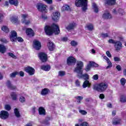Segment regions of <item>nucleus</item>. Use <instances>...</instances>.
I'll use <instances>...</instances> for the list:
<instances>
[{
	"label": "nucleus",
	"mask_w": 126,
	"mask_h": 126,
	"mask_svg": "<svg viewBox=\"0 0 126 126\" xmlns=\"http://www.w3.org/2000/svg\"><path fill=\"white\" fill-rule=\"evenodd\" d=\"M93 7L94 12H95L96 13H97V12L99 11V9L98 8L97 5H96V4H95L94 3H93Z\"/></svg>",
	"instance_id": "473e14b6"
},
{
	"label": "nucleus",
	"mask_w": 126,
	"mask_h": 126,
	"mask_svg": "<svg viewBox=\"0 0 126 126\" xmlns=\"http://www.w3.org/2000/svg\"><path fill=\"white\" fill-rule=\"evenodd\" d=\"M10 20L13 24H17V23H19L20 22L19 20H18V17L16 16L11 17Z\"/></svg>",
	"instance_id": "f3484780"
},
{
	"label": "nucleus",
	"mask_w": 126,
	"mask_h": 126,
	"mask_svg": "<svg viewBox=\"0 0 126 126\" xmlns=\"http://www.w3.org/2000/svg\"><path fill=\"white\" fill-rule=\"evenodd\" d=\"M101 37H102V38H106L108 37V33H102L101 34Z\"/></svg>",
	"instance_id": "603ef678"
},
{
	"label": "nucleus",
	"mask_w": 126,
	"mask_h": 126,
	"mask_svg": "<svg viewBox=\"0 0 126 126\" xmlns=\"http://www.w3.org/2000/svg\"><path fill=\"white\" fill-rule=\"evenodd\" d=\"M26 32L29 37H33L34 35V31L32 29L28 28Z\"/></svg>",
	"instance_id": "a211bd4d"
},
{
	"label": "nucleus",
	"mask_w": 126,
	"mask_h": 126,
	"mask_svg": "<svg viewBox=\"0 0 126 126\" xmlns=\"http://www.w3.org/2000/svg\"><path fill=\"white\" fill-rule=\"evenodd\" d=\"M26 72L28 73L30 75H33L35 74V69L31 66H27L25 68Z\"/></svg>",
	"instance_id": "1a4fd4ad"
},
{
	"label": "nucleus",
	"mask_w": 126,
	"mask_h": 126,
	"mask_svg": "<svg viewBox=\"0 0 126 126\" xmlns=\"http://www.w3.org/2000/svg\"><path fill=\"white\" fill-rule=\"evenodd\" d=\"M0 41L1 43H3V44H7V43H8V40H7L5 38H0Z\"/></svg>",
	"instance_id": "58836bf2"
},
{
	"label": "nucleus",
	"mask_w": 126,
	"mask_h": 126,
	"mask_svg": "<svg viewBox=\"0 0 126 126\" xmlns=\"http://www.w3.org/2000/svg\"><path fill=\"white\" fill-rule=\"evenodd\" d=\"M116 42V41L112 39H110L108 40V43H109L110 44H115Z\"/></svg>",
	"instance_id": "864d4df0"
},
{
	"label": "nucleus",
	"mask_w": 126,
	"mask_h": 126,
	"mask_svg": "<svg viewBox=\"0 0 126 126\" xmlns=\"http://www.w3.org/2000/svg\"><path fill=\"white\" fill-rule=\"evenodd\" d=\"M114 47L116 51H120L123 48V44L120 41H116L115 43Z\"/></svg>",
	"instance_id": "dca6fc26"
},
{
	"label": "nucleus",
	"mask_w": 126,
	"mask_h": 126,
	"mask_svg": "<svg viewBox=\"0 0 126 126\" xmlns=\"http://www.w3.org/2000/svg\"><path fill=\"white\" fill-rule=\"evenodd\" d=\"M6 52V47L3 44H0V53L4 54Z\"/></svg>",
	"instance_id": "b1692460"
},
{
	"label": "nucleus",
	"mask_w": 126,
	"mask_h": 126,
	"mask_svg": "<svg viewBox=\"0 0 126 126\" xmlns=\"http://www.w3.org/2000/svg\"><path fill=\"white\" fill-rule=\"evenodd\" d=\"M76 62L75 59L72 57H69L67 60V63L68 65L74 64Z\"/></svg>",
	"instance_id": "2eb2a0df"
},
{
	"label": "nucleus",
	"mask_w": 126,
	"mask_h": 126,
	"mask_svg": "<svg viewBox=\"0 0 126 126\" xmlns=\"http://www.w3.org/2000/svg\"><path fill=\"white\" fill-rule=\"evenodd\" d=\"M44 30L47 35H52L53 33H54L55 35L60 34V28H59V26L56 24H52L51 26H46Z\"/></svg>",
	"instance_id": "f257e3e1"
},
{
	"label": "nucleus",
	"mask_w": 126,
	"mask_h": 126,
	"mask_svg": "<svg viewBox=\"0 0 126 126\" xmlns=\"http://www.w3.org/2000/svg\"><path fill=\"white\" fill-rule=\"evenodd\" d=\"M89 125L86 122H84L80 125V126H89Z\"/></svg>",
	"instance_id": "5fc2aeb1"
},
{
	"label": "nucleus",
	"mask_w": 126,
	"mask_h": 126,
	"mask_svg": "<svg viewBox=\"0 0 126 126\" xmlns=\"http://www.w3.org/2000/svg\"><path fill=\"white\" fill-rule=\"evenodd\" d=\"M60 17H61V14L60 12H55L53 13L52 15V19L54 21H58L59 19H60Z\"/></svg>",
	"instance_id": "f8f14e48"
},
{
	"label": "nucleus",
	"mask_w": 126,
	"mask_h": 126,
	"mask_svg": "<svg viewBox=\"0 0 126 126\" xmlns=\"http://www.w3.org/2000/svg\"><path fill=\"white\" fill-rule=\"evenodd\" d=\"M11 97L13 100H16L17 99V94L15 93H12L11 94Z\"/></svg>",
	"instance_id": "e433bc0d"
},
{
	"label": "nucleus",
	"mask_w": 126,
	"mask_h": 126,
	"mask_svg": "<svg viewBox=\"0 0 126 126\" xmlns=\"http://www.w3.org/2000/svg\"><path fill=\"white\" fill-rule=\"evenodd\" d=\"M84 66L83 62L81 61H77L76 63V67L75 68L74 71L77 73L83 71L82 67Z\"/></svg>",
	"instance_id": "423d86ee"
},
{
	"label": "nucleus",
	"mask_w": 126,
	"mask_h": 126,
	"mask_svg": "<svg viewBox=\"0 0 126 126\" xmlns=\"http://www.w3.org/2000/svg\"><path fill=\"white\" fill-rule=\"evenodd\" d=\"M20 101L21 103H24V102H25V101H26V99H25V97H24L23 96H21L20 97Z\"/></svg>",
	"instance_id": "09e8293b"
},
{
	"label": "nucleus",
	"mask_w": 126,
	"mask_h": 126,
	"mask_svg": "<svg viewBox=\"0 0 126 126\" xmlns=\"http://www.w3.org/2000/svg\"><path fill=\"white\" fill-rule=\"evenodd\" d=\"M38 56L40 60L43 63H45V62H47V60H48V57L47 56V54L43 53L40 52L38 54Z\"/></svg>",
	"instance_id": "6e6552de"
},
{
	"label": "nucleus",
	"mask_w": 126,
	"mask_h": 126,
	"mask_svg": "<svg viewBox=\"0 0 126 126\" xmlns=\"http://www.w3.org/2000/svg\"><path fill=\"white\" fill-rule=\"evenodd\" d=\"M83 71L78 73V77L79 78H84L85 80H88L89 79V75L87 74H82Z\"/></svg>",
	"instance_id": "4468645a"
},
{
	"label": "nucleus",
	"mask_w": 126,
	"mask_h": 126,
	"mask_svg": "<svg viewBox=\"0 0 126 126\" xmlns=\"http://www.w3.org/2000/svg\"><path fill=\"white\" fill-rule=\"evenodd\" d=\"M2 20H3V15H2V14H0V23L2 22Z\"/></svg>",
	"instance_id": "052dcab7"
},
{
	"label": "nucleus",
	"mask_w": 126,
	"mask_h": 126,
	"mask_svg": "<svg viewBox=\"0 0 126 126\" xmlns=\"http://www.w3.org/2000/svg\"><path fill=\"white\" fill-rule=\"evenodd\" d=\"M44 1H45V2H46L48 4H51L52 3V2H53V0H43Z\"/></svg>",
	"instance_id": "bf43d9fd"
},
{
	"label": "nucleus",
	"mask_w": 126,
	"mask_h": 126,
	"mask_svg": "<svg viewBox=\"0 0 126 126\" xmlns=\"http://www.w3.org/2000/svg\"><path fill=\"white\" fill-rule=\"evenodd\" d=\"M70 44H71V46H72L73 47H75L76 46H77V45L78 44L77 42H76L74 40L71 41Z\"/></svg>",
	"instance_id": "a19ab883"
},
{
	"label": "nucleus",
	"mask_w": 126,
	"mask_h": 126,
	"mask_svg": "<svg viewBox=\"0 0 126 126\" xmlns=\"http://www.w3.org/2000/svg\"><path fill=\"white\" fill-rule=\"evenodd\" d=\"M41 69L44 70L45 71H49L51 69V66L50 65H41Z\"/></svg>",
	"instance_id": "4be33fe9"
},
{
	"label": "nucleus",
	"mask_w": 126,
	"mask_h": 126,
	"mask_svg": "<svg viewBox=\"0 0 126 126\" xmlns=\"http://www.w3.org/2000/svg\"><path fill=\"white\" fill-rule=\"evenodd\" d=\"M114 61L115 62H119L120 61V58L117 57H114Z\"/></svg>",
	"instance_id": "680f3d73"
},
{
	"label": "nucleus",
	"mask_w": 126,
	"mask_h": 126,
	"mask_svg": "<svg viewBox=\"0 0 126 126\" xmlns=\"http://www.w3.org/2000/svg\"><path fill=\"white\" fill-rule=\"evenodd\" d=\"M116 68L117 70H118V71H121V70H122V67H121V65H118L117 66H116Z\"/></svg>",
	"instance_id": "13d9d810"
},
{
	"label": "nucleus",
	"mask_w": 126,
	"mask_h": 126,
	"mask_svg": "<svg viewBox=\"0 0 126 126\" xmlns=\"http://www.w3.org/2000/svg\"><path fill=\"white\" fill-rule=\"evenodd\" d=\"M28 18V15L27 14H23L21 15V21L22 23L26 24V25H29L31 23V20H26V18Z\"/></svg>",
	"instance_id": "0eeeda50"
},
{
	"label": "nucleus",
	"mask_w": 126,
	"mask_h": 126,
	"mask_svg": "<svg viewBox=\"0 0 126 126\" xmlns=\"http://www.w3.org/2000/svg\"><path fill=\"white\" fill-rule=\"evenodd\" d=\"M99 98L100 99H104V98H105V95H104V94H101L99 95Z\"/></svg>",
	"instance_id": "69168bd1"
},
{
	"label": "nucleus",
	"mask_w": 126,
	"mask_h": 126,
	"mask_svg": "<svg viewBox=\"0 0 126 126\" xmlns=\"http://www.w3.org/2000/svg\"><path fill=\"white\" fill-rule=\"evenodd\" d=\"M69 9V6H68V5H64L62 8V11L68 10Z\"/></svg>",
	"instance_id": "f704fd0d"
},
{
	"label": "nucleus",
	"mask_w": 126,
	"mask_h": 126,
	"mask_svg": "<svg viewBox=\"0 0 126 126\" xmlns=\"http://www.w3.org/2000/svg\"><path fill=\"white\" fill-rule=\"evenodd\" d=\"M19 74H20V76L23 77V76H24V72L21 71L19 72Z\"/></svg>",
	"instance_id": "338daca9"
},
{
	"label": "nucleus",
	"mask_w": 126,
	"mask_h": 126,
	"mask_svg": "<svg viewBox=\"0 0 126 126\" xmlns=\"http://www.w3.org/2000/svg\"><path fill=\"white\" fill-rule=\"evenodd\" d=\"M10 39L11 42L14 43L16 42V40H17V41L20 42H21L23 41V39H22V38L20 37L17 38V33L14 31H12L10 32Z\"/></svg>",
	"instance_id": "20e7f679"
},
{
	"label": "nucleus",
	"mask_w": 126,
	"mask_h": 126,
	"mask_svg": "<svg viewBox=\"0 0 126 126\" xmlns=\"http://www.w3.org/2000/svg\"><path fill=\"white\" fill-rule=\"evenodd\" d=\"M65 74V72L63 71H60L59 72V76H63Z\"/></svg>",
	"instance_id": "de8ad7c7"
},
{
	"label": "nucleus",
	"mask_w": 126,
	"mask_h": 126,
	"mask_svg": "<svg viewBox=\"0 0 126 126\" xmlns=\"http://www.w3.org/2000/svg\"><path fill=\"white\" fill-rule=\"evenodd\" d=\"M106 54L107 57H108V58H112V55H111V53H110V51H106Z\"/></svg>",
	"instance_id": "6e6d98bb"
},
{
	"label": "nucleus",
	"mask_w": 126,
	"mask_h": 126,
	"mask_svg": "<svg viewBox=\"0 0 126 126\" xmlns=\"http://www.w3.org/2000/svg\"><path fill=\"white\" fill-rule=\"evenodd\" d=\"M49 89L45 88L41 91V94L45 96V95H47L49 93Z\"/></svg>",
	"instance_id": "c756f323"
},
{
	"label": "nucleus",
	"mask_w": 126,
	"mask_h": 126,
	"mask_svg": "<svg viewBox=\"0 0 126 126\" xmlns=\"http://www.w3.org/2000/svg\"><path fill=\"white\" fill-rule=\"evenodd\" d=\"M75 4L78 7L81 6L83 11L87 10V0H76Z\"/></svg>",
	"instance_id": "7ed1b4c3"
},
{
	"label": "nucleus",
	"mask_w": 126,
	"mask_h": 126,
	"mask_svg": "<svg viewBox=\"0 0 126 126\" xmlns=\"http://www.w3.org/2000/svg\"><path fill=\"white\" fill-rule=\"evenodd\" d=\"M120 82L122 85H123V86H124V85H125V84H126V80L125 78H122L121 80H120Z\"/></svg>",
	"instance_id": "ea45409f"
},
{
	"label": "nucleus",
	"mask_w": 126,
	"mask_h": 126,
	"mask_svg": "<svg viewBox=\"0 0 126 126\" xmlns=\"http://www.w3.org/2000/svg\"><path fill=\"white\" fill-rule=\"evenodd\" d=\"M83 99V97L79 96L77 97V103H80V102H81V100Z\"/></svg>",
	"instance_id": "c03bdc74"
},
{
	"label": "nucleus",
	"mask_w": 126,
	"mask_h": 126,
	"mask_svg": "<svg viewBox=\"0 0 126 126\" xmlns=\"http://www.w3.org/2000/svg\"><path fill=\"white\" fill-rule=\"evenodd\" d=\"M94 66V67H98V64L93 62H90L87 65L85 68L86 71H89L91 69V67Z\"/></svg>",
	"instance_id": "9d476101"
},
{
	"label": "nucleus",
	"mask_w": 126,
	"mask_h": 126,
	"mask_svg": "<svg viewBox=\"0 0 126 126\" xmlns=\"http://www.w3.org/2000/svg\"><path fill=\"white\" fill-rule=\"evenodd\" d=\"M14 114L17 118L20 117V113H19V111H18L17 108L14 109Z\"/></svg>",
	"instance_id": "c9c22d12"
},
{
	"label": "nucleus",
	"mask_w": 126,
	"mask_h": 126,
	"mask_svg": "<svg viewBox=\"0 0 126 126\" xmlns=\"http://www.w3.org/2000/svg\"><path fill=\"white\" fill-rule=\"evenodd\" d=\"M36 108L35 107H33L32 108V114H35V113H36Z\"/></svg>",
	"instance_id": "0e129e2a"
},
{
	"label": "nucleus",
	"mask_w": 126,
	"mask_h": 126,
	"mask_svg": "<svg viewBox=\"0 0 126 126\" xmlns=\"http://www.w3.org/2000/svg\"><path fill=\"white\" fill-rule=\"evenodd\" d=\"M18 74V72H14L10 74V77H15Z\"/></svg>",
	"instance_id": "a18cd8bd"
},
{
	"label": "nucleus",
	"mask_w": 126,
	"mask_h": 126,
	"mask_svg": "<svg viewBox=\"0 0 126 126\" xmlns=\"http://www.w3.org/2000/svg\"><path fill=\"white\" fill-rule=\"evenodd\" d=\"M6 84V86H7V87L10 89H12V90H13V89H15L16 88L15 86H13L12 84H11L10 81H7Z\"/></svg>",
	"instance_id": "5701e85b"
},
{
	"label": "nucleus",
	"mask_w": 126,
	"mask_h": 126,
	"mask_svg": "<svg viewBox=\"0 0 126 126\" xmlns=\"http://www.w3.org/2000/svg\"><path fill=\"white\" fill-rule=\"evenodd\" d=\"M9 2L10 4L14 5V6H18V4H19L18 0H9Z\"/></svg>",
	"instance_id": "aec40b11"
},
{
	"label": "nucleus",
	"mask_w": 126,
	"mask_h": 126,
	"mask_svg": "<svg viewBox=\"0 0 126 126\" xmlns=\"http://www.w3.org/2000/svg\"><path fill=\"white\" fill-rule=\"evenodd\" d=\"M75 26H76V24L73 23L70 24L67 27H66V29H67V30H71V29H73Z\"/></svg>",
	"instance_id": "bb28decb"
},
{
	"label": "nucleus",
	"mask_w": 126,
	"mask_h": 126,
	"mask_svg": "<svg viewBox=\"0 0 126 126\" xmlns=\"http://www.w3.org/2000/svg\"><path fill=\"white\" fill-rule=\"evenodd\" d=\"M118 13H120V14H124V10H123L122 9H119L118 10Z\"/></svg>",
	"instance_id": "4d7b16f0"
},
{
	"label": "nucleus",
	"mask_w": 126,
	"mask_h": 126,
	"mask_svg": "<svg viewBox=\"0 0 126 126\" xmlns=\"http://www.w3.org/2000/svg\"><path fill=\"white\" fill-rule=\"evenodd\" d=\"M86 28H87L88 30H89V31H92L94 29L93 25H92V24H88L86 26Z\"/></svg>",
	"instance_id": "2f4dec72"
},
{
	"label": "nucleus",
	"mask_w": 126,
	"mask_h": 126,
	"mask_svg": "<svg viewBox=\"0 0 126 126\" xmlns=\"http://www.w3.org/2000/svg\"><path fill=\"white\" fill-rule=\"evenodd\" d=\"M48 48L49 51H54V49H55V44L49 41L47 44Z\"/></svg>",
	"instance_id": "412c9836"
},
{
	"label": "nucleus",
	"mask_w": 126,
	"mask_h": 126,
	"mask_svg": "<svg viewBox=\"0 0 126 126\" xmlns=\"http://www.w3.org/2000/svg\"><path fill=\"white\" fill-rule=\"evenodd\" d=\"M62 41H63V42H66L67 41V37H63L62 38Z\"/></svg>",
	"instance_id": "774afa93"
},
{
	"label": "nucleus",
	"mask_w": 126,
	"mask_h": 126,
	"mask_svg": "<svg viewBox=\"0 0 126 126\" xmlns=\"http://www.w3.org/2000/svg\"><path fill=\"white\" fill-rule=\"evenodd\" d=\"M107 87L108 85L107 83L101 82L94 86V89L96 90V91H98V92H104V91L107 89Z\"/></svg>",
	"instance_id": "f03ea898"
},
{
	"label": "nucleus",
	"mask_w": 126,
	"mask_h": 126,
	"mask_svg": "<svg viewBox=\"0 0 126 126\" xmlns=\"http://www.w3.org/2000/svg\"><path fill=\"white\" fill-rule=\"evenodd\" d=\"M120 102L122 103H126V95H122L120 97Z\"/></svg>",
	"instance_id": "72a5a7b5"
},
{
	"label": "nucleus",
	"mask_w": 126,
	"mask_h": 126,
	"mask_svg": "<svg viewBox=\"0 0 126 126\" xmlns=\"http://www.w3.org/2000/svg\"><path fill=\"white\" fill-rule=\"evenodd\" d=\"M2 31L5 32V33H8L9 32V29L7 26H3L1 28Z\"/></svg>",
	"instance_id": "7c9ffc66"
},
{
	"label": "nucleus",
	"mask_w": 126,
	"mask_h": 126,
	"mask_svg": "<svg viewBox=\"0 0 126 126\" xmlns=\"http://www.w3.org/2000/svg\"><path fill=\"white\" fill-rule=\"evenodd\" d=\"M79 113H80V114H81L82 115H86V114H87V112L83 110H80Z\"/></svg>",
	"instance_id": "8fccbe9b"
},
{
	"label": "nucleus",
	"mask_w": 126,
	"mask_h": 126,
	"mask_svg": "<svg viewBox=\"0 0 126 126\" xmlns=\"http://www.w3.org/2000/svg\"><path fill=\"white\" fill-rule=\"evenodd\" d=\"M75 84L76 86H79L80 85V82L78 80H76L75 81Z\"/></svg>",
	"instance_id": "e2e57ef3"
},
{
	"label": "nucleus",
	"mask_w": 126,
	"mask_h": 126,
	"mask_svg": "<svg viewBox=\"0 0 126 126\" xmlns=\"http://www.w3.org/2000/svg\"><path fill=\"white\" fill-rule=\"evenodd\" d=\"M104 60H105L106 61L107 63L108 64V65L106 67V69H108V68H111L112 66H113L112 65V62L110 61V59L107 57V56H104L103 57Z\"/></svg>",
	"instance_id": "6ab92c4d"
},
{
	"label": "nucleus",
	"mask_w": 126,
	"mask_h": 126,
	"mask_svg": "<svg viewBox=\"0 0 126 126\" xmlns=\"http://www.w3.org/2000/svg\"><path fill=\"white\" fill-rule=\"evenodd\" d=\"M121 123V120L119 119H115L113 121V124L114 125H119Z\"/></svg>",
	"instance_id": "4c0bfd02"
},
{
	"label": "nucleus",
	"mask_w": 126,
	"mask_h": 126,
	"mask_svg": "<svg viewBox=\"0 0 126 126\" xmlns=\"http://www.w3.org/2000/svg\"><path fill=\"white\" fill-rule=\"evenodd\" d=\"M4 108L6 111H10L11 107L9 104H6L4 106Z\"/></svg>",
	"instance_id": "79ce46f5"
},
{
	"label": "nucleus",
	"mask_w": 126,
	"mask_h": 126,
	"mask_svg": "<svg viewBox=\"0 0 126 126\" xmlns=\"http://www.w3.org/2000/svg\"><path fill=\"white\" fill-rule=\"evenodd\" d=\"M90 82H89V81H85L83 84V88H86V87H90Z\"/></svg>",
	"instance_id": "c85d7f7f"
},
{
	"label": "nucleus",
	"mask_w": 126,
	"mask_h": 126,
	"mask_svg": "<svg viewBox=\"0 0 126 126\" xmlns=\"http://www.w3.org/2000/svg\"><path fill=\"white\" fill-rule=\"evenodd\" d=\"M105 4H108L109 5H112V4H115L116 3V0H104Z\"/></svg>",
	"instance_id": "a878e982"
},
{
	"label": "nucleus",
	"mask_w": 126,
	"mask_h": 126,
	"mask_svg": "<svg viewBox=\"0 0 126 126\" xmlns=\"http://www.w3.org/2000/svg\"><path fill=\"white\" fill-rule=\"evenodd\" d=\"M102 18L104 19H110V18H112V15L110 14L109 12L105 13L102 15Z\"/></svg>",
	"instance_id": "393cba45"
},
{
	"label": "nucleus",
	"mask_w": 126,
	"mask_h": 126,
	"mask_svg": "<svg viewBox=\"0 0 126 126\" xmlns=\"http://www.w3.org/2000/svg\"><path fill=\"white\" fill-rule=\"evenodd\" d=\"M9 116V114L8 113V112L6 111L2 110L0 112V118H1L2 120H6Z\"/></svg>",
	"instance_id": "9b49d317"
},
{
	"label": "nucleus",
	"mask_w": 126,
	"mask_h": 126,
	"mask_svg": "<svg viewBox=\"0 0 126 126\" xmlns=\"http://www.w3.org/2000/svg\"><path fill=\"white\" fill-rule=\"evenodd\" d=\"M98 78H99V76H98V74L94 75L92 77V79H93V80H98Z\"/></svg>",
	"instance_id": "49530a36"
},
{
	"label": "nucleus",
	"mask_w": 126,
	"mask_h": 126,
	"mask_svg": "<svg viewBox=\"0 0 126 126\" xmlns=\"http://www.w3.org/2000/svg\"><path fill=\"white\" fill-rule=\"evenodd\" d=\"M36 8L38 10V11H40L41 12H44L45 13H47V12H48L47 5L42 3H37L36 5Z\"/></svg>",
	"instance_id": "39448f33"
},
{
	"label": "nucleus",
	"mask_w": 126,
	"mask_h": 126,
	"mask_svg": "<svg viewBox=\"0 0 126 126\" xmlns=\"http://www.w3.org/2000/svg\"><path fill=\"white\" fill-rule=\"evenodd\" d=\"M3 5L4 6H8V5H9V1H4L3 2Z\"/></svg>",
	"instance_id": "3c124183"
},
{
	"label": "nucleus",
	"mask_w": 126,
	"mask_h": 126,
	"mask_svg": "<svg viewBox=\"0 0 126 126\" xmlns=\"http://www.w3.org/2000/svg\"><path fill=\"white\" fill-rule=\"evenodd\" d=\"M33 47L35 50H40L41 47V42L37 40H34L33 41Z\"/></svg>",
	"instance_id": "ddd939ff"
},
{
	"label": "nucleus",
	"mask_w": 126,
	"mask_h": 126,
	"mask_svg": "<svg viewBox=\"0 0 126 126\" xmlns=\"http://www.w3.org/2000/svg\"><path fill=\"white\" fill-rule=\"evenodd\" d=\"M7 55L9 56V57L12 58V59H16V56L12 53H8Z\"/></svg>",
	"instance_id": "37998d69"
},
{
	"label": "nucleus",
	"mask_w": 126,
	"mask_h": 126,
	"mask_svg": "<svg viewBox=\"0 0 126 126\" xmlns=\"http://www.w3.org/2000/svg\"><path fill=\"white\" fill-rule=\"evenodd\" d=\"M38 112L39 115H43L45 116L46 115V110L43 107H39L38 109Z\"/></svg>",
	"instance_id": "cd10ccee"
}]
</instances>
